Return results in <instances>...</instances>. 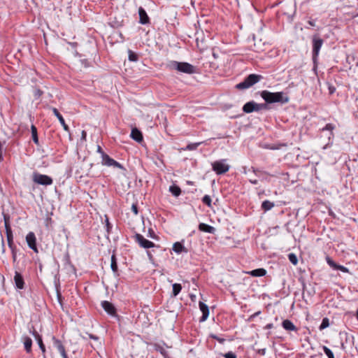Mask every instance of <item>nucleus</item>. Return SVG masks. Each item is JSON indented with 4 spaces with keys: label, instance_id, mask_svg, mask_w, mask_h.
I'll return each instance as SVG.
<instances>
[{
    "label": "nucleus",
    "instance_id": "27",
    "mask_svg": "<svg viewBox=\"0 0 358 358\" xmlns=\"http://www.w3.org/2000/svg\"><path fill=\"white\" fill-rule=\"evenodd\" d=\"M31 136H32L33 141L34 142L35 144L38 145L39 142H38L36 127L32 124L31 127Z\"/></svg>",
    "mask_w": 358,
    "mask_h": 358
},
{
    "label": "nucleus",
    "instance_id": "28",
    "mask_svg": "<svg viewBox=\"0 0 358 358\" xmlns=\"http://www.w3.org/2000/svg\"><path fill=\"white\" fill-rule=\"evenodd\" d=\"M274 206V203L268 200H265L262 203V208L265 211L271 210Z\"/></svg>",
    "mask_w": 358,
    "mask_h": 358
},
{
    "label": "nucleus",
    "instance_id": "18",
    "mask_svg": "<svg viewBox=\"0 0 358 358\" xmlns=\"http://www.w3.org/2000/svg\"><path fill=\"white\" fill-rule=\"evenodd\" d=\"M243 110L246 113L257 111V103L252 101L247 102L243 107Z\"/></svg>",
    "mask_w": 358,
    "mask_h": 358
},
{
    "label": "nucleus",
    "instance_id": "14",
    "mask_svg": "<svg viewBox=\"0 0 358 358\" xmlns=\"http://www.w3.org/2000/svg\"><path fill=\"white\" fill-rule=\"evenodd\" d=\"M52 111L53 113V114L57 117V119L59 120L60 124H62V126L63 127L64 129L66 131H69V126L66 124L65 122V120L64 119V117H62V115L59 113V112L58 111V110L56 108H52Z\"/></svg>",
    "mask_w": 358,
    "mask_h": 358
},
{
    "label": "nucleus",
    "instance_id": "49",
    "mask_svg": "<svg viewBox=\"0 0 358 358\" xmlns=\"http://www.w3.org/2000/svg\"><path fill=\"white\" fill-rule=\"evenodd\" d=\"M60 354L63 358H68V356L66 355L65 350L64 351L61 352Z\"/></svg>",
    "mask_w": 358,
    "mask_h": 358
},
{
    "label": "nucleus",
    "instance_id": "54",
    "mask_svg": "<svg viewBox=\"0 0 358 358\" xmlns=\"http://www.w3.org/2000/svg\"><path fill=\"white\" fill-rule=\"evenodd\" d=\"M90 338L92 339H94V340H96L98 338L96 336H94V335H90Z\"/></svg>",
    "mask_w": 358,
    "mask_h": 358
},
{
    "label": "nucleus",
    "instance_id": "8",
    "mask_svg": "<svg viewBox=\"0 0 358 358\" xmlns=\"http://www.w3.org/2000/svg\"><path fill=\"white\" fill-rule=\"evenodd\" d=\"M101 164L107 166H113L123 169L124 167L117 161L110 158L107 154L103 153L101 157Z\"/></svg>",
    "mask_w": 358,
    "mask_h": 358
},
{
    "label": "nucleus",
    "instance_id": "16",
    "mask_svg": "<svg viewBox=\"0 0 358 358\" xmlns=\"http://www.w3.org/2000/svg\"><path fill=\"white\" fill-rule=\"evenodd\" d=\"M199 305V308H200L201 311L202 312V317H201L200 321L203 322L208 317L209 309H208V306L206 303H204L203 302L200 301Z\"/></svg>",
    "mask_w": 358,
    "mask_h": 358
},
{
    "label": "nucleus",
    "instance_id": "56",
    "mask_svg": "<svg viewBox=\"0 0 358 358\" xmlns=\"http://www.w3.org/2000/svg\"><path fill=\"white\" fill-rule=\"evenodd\" d=\"M3 159L2 152H0V161Z\"/></svg>",
    "mask_w": 358,
    "mask_h": 358
},
{
    "label": "nucleus",
    "instance_id": "48",
    "mask_svg": "<svg viewBox=\"0 0 358 358\" xmlns=\"http://www.w3.org/2000/svg\"><path fill=\"white\" fill-rule=\"evenodd\" d=\"M106 222L107 230L109 231V229L111 228V226H110V224L109 222L108 217H106Z\"/></svg>",
    "mask_w": 358,
    "mask_h": 358
},
{
    "label": "nucleus",
    "instance_id": "38",
    "mask_svg": "<svg viewBox=\"0 0 358 358\" xmlns=\"http://www.w3.org/2000/svg\"><path fill=\"white\" fill-rule=\"evenodd\" d=\"M202 201L204 204L207 205L208 207H210L211 206V198L209 195H205L203 198H202Z\"/></svg>",
    "mask_w": 358,
    "mask_h": 358
},
{
    "label": "nucleus",
    "instance_id": "53",
    "mask_svg": "<svg viewBox=\"0 0 358 358\" xmlns=\"http://www.w3.org/2000/svg\"><path fill=\"white\" fill-rule=\"evenodd\" d=\"M41 94H42V92H41V90H38L36 91V95L41 96Z\"/></svg>",
    "mask_w": 358,
    "mask_h": 358
},
{
    "label": "nucleus",
    "instance_id": "30",
    "mask_svg": "<svg viewBox=\"0 0 358 358\" xmlns=\"http://www.w3.org/2000/svg\"><path fill=\"white\" fill-rule=\"evenodd\" d=\"M182 289V286L180 284L178 283H174L173 285V291H172V295L173 296H176L179 294Z\"/></svg>",
    "mask_w": 358,
    "mask_h": 358
},
{
    "label": "nucleus",
    "instance_id": "43",
    "mask_svg": "<svg viewBox=\"0 0 358 358\" xmlns=\"http://www.w3.org/2000/svg\"><path fill=\"white\" fill-rule=\"evenodd\" d=\"M224 357L225 358H237L236 355L234 352H229L226 353L224 355Z\"/></svg>",
    "mask_w": 358,
    "mask_h": 358
},
{
    "label": "nucleus",
    "instance_id": "31",
    "mask_svg": "<svg viewBox=\"0 0 358 358\" xmlns=\"http://www.w3.org/2000/svg\"><path fill=\"white\" fill-rule=\"evenodd\" d=\"M110 268L115 273L117 272V264L115 255H112L111 257Z\"/></svg>",
    "mask_w": 358,
    "mask_h": 358
},
{
    "label": "nucleus",
    "instance_id": "35",
    "mask_svg": "<svg viewBox=\"0 0 358 358\" xmlns=\"http://www.w3.org/2000/svg\"><path fill=\"white\" fill-rule=\"evenodd\" d=\"M288 259L289 260V262L294 264V265H296L297 263H298V258L296 257V255L294 253H289L288 255Z\"/></svg>",
    "mask_w": 358,
    "mask_h": 358
},
{
    "label": "nucleus",
    "instance_id": "25",
    "mask_svg": "<svg viewBox=\"0 0 358 358\" xmlns=\"http://www.w3.org/2000/svg\"><path fill=\"white\" fill-rule=\"evenodd\" d=\"M173 250L178 253V254H180L182 252H187V249L184 247V245L180 243V242H176L173 245Z\"/></svg>",
    "mask_w": 358,
    "mask_h": 358
},
{
    "label": "nucleus",
    "instance_id": "23",
    "mask_svg": "<svg viewBox=\"0 0 358 358\" xmlns=\"http://www.w3.org/2000/svg\"><path fill=\"white\" fill-rule=\"evenodd\" d=\"M247 273L254 277H262L266 274V271L264 268H261L248 271Z\"/></svg>",
    "mask_w": 358,
    "mask_h": 358
},
{
    "label": "nucleus",
    "instance_id": "7",
    "mask_svg": "<svg viewBox=\"0 0 358 358\" xmlns=\"http://www.w3.org/2000/svg\"><path fill=\"white\" fill-rule=\"evenodd\" d=\"M134 241L141 247L145 249L153 248L155 245L154 243L147 240L140 234H136L134 236Z\"/></svg>",
    "mask_w": 358,
    "mask_h": 358
},
{
    "label": "nucleus",
    "instance_id": "19",
    "mask_svg": "<svg viewBox=\"0 0 358 358\" xmlns=\"http://www.w3.org/2000/svg\"><path fill=\"white\" fill-rule=\"evenodd\" d=\"M130 136L132 139L136 141V142H141L143 141V135L140 130H138L137 128H133L131 129V132L130 134Z\"/></svg>",
    "mask_w": 358,
    "mask_h": 358
},
{
    "label": "nucleus",
    "instance_id": "12",
    "mask_svg": "<svg viewBox=\"0 0 358 358\" xmlns=\"http://www.w3.org/2000/svg\"><path fill=\"white\" fill-rule=\"evenodd\" d=\"M334 129H335V125L331 123H329V124H327L325 125V127L321 129L322 131H330L329 136L328 137L329 142L324 146V149H326L329 145L332 144V142L331 141V140L332 138H334V132H333Z\"/></svg>",
    "mask_w": 358,
    "mask_h": 358
},
{
    "label": "nucleus",
    "instance_id": "3",
    "mask_svg": "<svg viewBox=\"0 0 358 358\" xmlns=\"http://www.w3.org/2000/svg\"><path fill=\"white\" fill-rule=\"evenodd\" d=\"M262 79H263V76L258 74H250L248 76L243 82L237 84L236 85V88L238 90H245L248 89L252 86H253L255 84L259 82Z\"/></svg>",
    "mask_w": 358,
    "mask_h": 358
},
{
    "label": "nucleus",
    "instance_id": "45",
    "mask_svg": "<svg viewBox=\"0 0 358 358\" xmlns=\"http://www.w3.org/2000/svg\"><path fill=\"white\" fill-rule=\"evenodd\" d=\"M86 137H87V133H86L85 131L83 130L82 131V134H81V139L85 141L86 140Z\"/></svg>",
    "mask_w": 358,
    "mask_h": 358
},
{
    "label": "nucleus",
    "instance_id": "17",
    "mask_svg": "<svg viewBox=\"0 0 358 358\" xmlns=\"http://www.w3.org/2000/svg\"><path fill=\"white\" fill-rule=\"evenodd\" d=\"M138 15L139 22L141 24H145L149 22V17L148 16L146 11L142 7L138 8Z\"/></svg>",
    "mask_w": 358,
    "mask_h": 358
},
{
    "label": "nucleus",
    "instance_id": "39",
    "mask_svg": "<svg viewBox=\"0 0 358 358\" xmlns=\"http://www.w3.org/2000/svg\"><path fill=\"white\" fill-rule=\"evenodd\" d=\"M329 320H328V318L324 317V318L322 320V323H321V324H320V330H322V329H325V328L328 327H329Z\"/></svg>",
    "mask_w": 358,
    "mask_h": 358
},
{
    "label": "nucleus",
    "instance_id": "33",
    "mask_svg": "<svg viewBox=\"0 0 358 358\" xmlns=\"http://www.w3.org/2000/svg\"><path fill=\"white\" fill-rule=\"evenodd\" d=\"M202 143V142H198V143H189L188 144L186 148H185V150H196L201 144Z\"/></svg>",
    "mask_w": 358,
    "mask_h": 358
},
{
    "label": "nucleus",
    "instance_id": "2",
    "mask_svg": "<svg viewBox=\"0 0 358 358\" xmlns=\"http://www.w3.org/2000/svg\"><path fill=\"white\" fill-rule=\"evenodd\" d=\"M168 67L171 70H176L180 73L194 74L196 73V67L187 62L171 61Z\"/></svg>",
    "mask_w": 358,
    "mask_h": 358
},
{
    "label": "nucleus",
    "instance_id": "52",
    "mask_svg": "<svg viewBox=\"0 0 358 358\" xmlns=\"http://www.w3.org/2000/svg\"><path fill=\"white\" fill-rule=\"evenodd\" d=\"M308 24L310 25V26H315V22H313V21H308Z\"/></svg>",
    "mask_w": 358,
    "mask_h": 358
},
{
    "label": "nucleus",
    "instance_id": "37",
    "mask_svg": "<svg viewBox=\"0 0 358 358\" xmlns=\"http://www.w3.org/2000/svg\"><path fill=\"white\" fill-rule=\"evenodd\" d=\"M4 224H5V229H6V235H8V234H13V231H12V229L10 228V224L8 222V220L4 217Z\"/></svg>",
    "mask_w": 358,
    "mask_h": 358
},
{
    "label": "nucleus",
    "instance_id": "29",
    "mask_svg": "<svg viewBox=\"0 0 358 358\" xmlns=\"http://www.w3.org/2000/svg\"><path fill=\"white\" fill-rule=\"evenodd\" d=\"M169 191L175 196H178L181 194L180 188L177 185H171L169 187Z\"/></svg>",
    "mask_w": 358,
    "mask_h": 358
},
{
    "label": "nucleus",
    "instance_id": "22",
    "mask_svg": "<svg viewBox=\"0 0 358 358\" xmlns=\"http://www.w3.org/2000/svg\"><path fill=\"white\" fill-rule=\"evenodd\" d=\"M282 327L287 331H294L297 330L296 326L293 324V322L289 320H285L282 323Z\"/></svg>",
    "mask_w": 358,
    "mask_h": 358
},
{
    "label": "nucleus",
    "instance_id": "42",
    "mask_svg": "<svg viewBox=\"0 0 358 358\" xmlns=\"http://www.w3.org/2000/svg\"><path fill=\"white\" fill-rule=\"evenodd\" d=\"M210 337L216 341H217L220 343H224V342L225 341V339L224 338H220L219 336H216V335H214V334H212L210 336Z\"/></svg>",
    "mask_w": 358,
    "mask_h": 358
},
{
    "label": "nucleus",
    "instance_id": "26",
    "mask_svg": "<svg viewBox=\"0 0 358 358\" xmlns=\"http://www.w3.org/2000/svg\"><path fill=\"white\" fill-rule=\"evenodd\" d=\"M53 345L57 350L59 352V353L65 350V348L61 341L56 338L55 337L52 338Z\"/></svg>",
    "mask_w": 358,
    "mask_h": 358
},
{
    "label": "nucleus",
    "instance_id": "21",
    "mask_svg": "<svg viewBox=\"0 0 358 358\" xmlns=\"http://www.w3.org/2000/svg\"><path fill=\"white\" fill-rule=\"evenodd\" d=\"M199 229L201 231L209 233V234H214L215 232V229L208 224H206L205 223H200L199 224Z\"/></svg>",
    "mask_w": 358,
    "mask_h": 358
},
{
    "label": "nucleus",
    "instance_id": "32",
    "mask_svg": "<svg viewBox=\"0 0 358 358\" xmlns=\"http://www.w3.org/2000/svg\"><path fill=\"white\" fill-rule=\"evenodd\" d=\"M8 245L10 249L15 248L16 246L14 245L13 243V234H8L6 235Z\"/></svg>",
    "mask_w": 358,
    "mask_h": 358
},
{
    "label": "nucleus",
    "instance_id": "55",
    "mask_svg": "<svg viewBox=\"0 0 358 358\" xmlns=\"http://www.w3.org/2000/svg\"><path fill=\"white\" fill-rule=\"evenodd\" d=\"M271 327H272V324H268L266 325V328L267 329H270Z\"/></svg>",
    "mask_w": 358,
    "mask_h": 358
},
{
    "label": "nucleus",
    "instance_id": "20",
    "mask_svg": "<svg viewBox=\"0 0 358 358\" xmlns=\"http://www.w3.org/2000/svg\"><path fill=\"white\" fill-rule=\"evenodd\" d=\"M31 334L34 336V338H36V341H37V343L38 344V346H39L40 349L41 350L42 352L44 354L45 352V345H44V344L43 343V340H42L41 336L34 329L31 331Z\"/></svg>",
    "mask_w": 358,
    "mask_h": 358
},
{
    "label": "nucleus",
    "instance_id": "15",
    "mask_svg": "<svg viewBox=\"0 0 358 358\" xmlns=\"http://www.w3.org/2000/svg\"><path fill=\"white\" fill-rule=\"evenodd\" d=\"M14 281L17 288L22 289L24 287V282L22 275L17 271H15Z\"/></svg>",
    "mask_w": 358,
    "mask_h": 358
},
{
    "label": "nucleus",
    "instance_id": "51",
    "mask_svg": "<svg viewBox=\"0 0 358 358\" xmlns=\"http://www.w3.org/2000/svg\"><path fill=\"white\" fill-rule=\"evenodd\" d=\"M259 353L260 355H265V353H266V349L264 348V349H261V350H259Z\"/></svg>",
    "mask_w": 358,
    "mask_h": 358
},
{
    "label": "nucleus",
    "instance_id": "36",
    "mask_svg": "<svg viewBox=\"0 0 358 358\" xmlns=\"http://www.w3.org/2000/svg\"><path fill=\"white\" fill-rule=\"evenodd\" d=\"M322 350L328 358H335L333 352L327 346H323Z\"/></svg>",
    "mask_w": 358,
    "mask_h": 358
},
{
    "label": "nucleus",
    "instance_id": "58",
    "mask_svg": "<svg viewBox=\"0 0 358 358\" xmlns=\"http://www.w3.org/2000/svg\"><path fill=\"white\" fill-rule=\"evenodd\" d=\"M357 16H358V13H357Z\"/></svg>",
    "mask_w": 358,
    "mask_h": 358
},
{
    "label": "nucleus",
    "instance_id": "44",
    "mask_svg": "<svg viewBox=\"0 0 358 358\" xmlns=\"http://www.w3.org/2000/svg\"><path fill=\"white\" fill-rule=\"evenodd\" d=\"M131 210L135 214L137 215L138 213L137 204L133 203L131 206Z\"/></svg>",
    "mask_w": 358,
    "mask_h": 358
},
{
    "label": "nucleus",
    "instance_id": "10",
    "mask_svg": "<svg viewBox=\"0 0 358 358\" xmlns=\"http://www.w3.org/2000/svg\"><path fill=\"white\" fill-rule=\"evenodd\" d=\"M26 241L30 249L33 250L35 252H38L36 238L34 232L30 231L28 233L26 236Z\"/></svg>",
    "mask_w": 358,
    "mask_h": 358
},
{
    "label": "nucleus",
    "instance_id": "34",
    "mask_svg": "<svg viewBox=\"0 0 358 358\" xmlns=\"http://www.w3.org/2000/svg\"><path fill=\"white\" fill-rule=\"evenodd\" d=\"M129 54V60L131 62H136L138 59V55L134 52L132 50H128Z\"/></svg>",
    "mask_w": 358,
    "mask_h": 358
},
{
    "label": "nucleus",
    "instance_id": "40",
    "mask_svg": "<svg viewBox=\"0 0 358 358\" xmlns=\"http://www.w3.org/2000/svg\"><path fill=\"white\" fill-rule=\"evenodd\" d=\"M268 109L266 103H257V111Z\"/></svg>",
    "mask_w": 358,
    "mask_h": 358
},
{
    "label": "nucleus",
    "instance_id": "5",
    "mask_svg": "<svg viewBox=\"0 0 358 358\" xmlns=\"http://www.w3.org/2000/svg\"><path fill=\"white\" fill-rule=\"evenodd\" d=\"M323 40L319 38L317 35L313 37V62L314 63V69L317 66V57L319 55L321 47L323 45Z\"/></svg>",
    "mask_w": 358,
    "mask_h": 358
},
{
    "label": "nucleus",
    "instance_id": "50",
    "mask_svg": "<svg viewBox=\"0 0 358 358\" xmlns=\"http://www.w3.org/2000/svg\"><path fill=\"white\" fill-rule=\"evenodd\" d=\"M249 181H250V183H252V184H253V185H257V184H258V180H256V179H255V180L250 179Z\"/></svg>",
    "mask_w": 358,
    "mask_h": 358
},
{
    "label": "nucleus",
    "instance_id": "47",
    "mask_svg": "<svg viewBox=\"0 0 358 358\" xmlns=\"http://www.w3.org/2000/svg\"><path fill=\"white\" fill-rule=\"evenodd\" d=\"M97 152L100 153L101 157H102V154L105 153L100 145H97Z\"/></svg>",
    "mask_w": 358,
    "mask_h": 358
},
{
    "label": "nucleus",
    "instance_id": "6",
    "mask_svg": "<svg viewBox=\"0 0 358 358\" xmlns=\"http://www.w3.org/2000/svg\"><path fill=\"white\" fill-rule=\"evenodd\" d=\"M32 180L38 185H51L53 182L52 178L47 175L41 174L38 172H34L32 174Z\"/></svg>",
    "mask_w": 358,
    "mask_h": 358
},
{
    "label": "nucleus",
    "instance_id": "1",
    "mask_svg": "<svg viewBox=\"0 0 358 358\" xmlns=\"http://www.w3.org/2000/svg\"><path fill=\"white\" fill-rule=\"evenodd\" d=\"M261 96L266 103H286L289 101V97L285 96L282 92H271L267 90H264L261 92Z\"/></svg>",
    "mask_w": 358,
    "mask_h": 358
},
{
    "label": "nucleus",
    "instance_id": "41",
    "mask_svg": "<svg viewBox=\"0 0 358 358\" xmlns=\"http://www.w3.org/2000/svg\"><path fill=\"white\" fill-rule=\"evenodd\" d=\"M12 252V258L13 262H16L17 259V248L10 249Z\"/></svg>",
    "mask_w": 358,
    "mask_h": 358
},
{
    "label": "nucleus",
    "instance_id": "4",
    "mask_svg": "<svg viewBox=\"0 0 358 358\" xmlns=\"http://www.w3.org/2000/svg\"><path fill=\"white\" fill-rule=\"evenodd\" d=\"M227 159H226L213 162L211 164L213 171H215L217 175L224 174L230 169V166L227 163Z\"/></svg>",
    "mask_w": 358,
    "mask_h": 358
},
{
    "label": "nucleus",
    "instance_id": "13",
    "mask_svg": "<svg viewBox=\"0 0 358 358\" xmlns=\"http://www.w3.org/2000/svg\"><path fill=\"white\" fill-rule=\"evenodd\" d=\"M101 306L103 308V310L109 315H115L116 313V309L113 304L110 303L108 301H103L101 302Z\"/></svg>",
    "mask_w": 358,
    "mask_h": 358
},
{
    "label": "nucleus",
    "instance_id": "24",
    "mask_svg": "<svg viewBox=\"0 0 358 358\" xmlns=\"http://www.w3.org/2000/svg\"><path fill=\"white\" fill-rule=\"evenodd\" d=\"M24 349L27 353L31 352L32 341L29 336H23L22 338Z\"/></svg>",
    "mask_w": 358,
    "mask_h": 358
},
{
    "label": "nucleus",
    "instance_id": "9",
    "mask_svg": "<svg viewBox=\"0 0 358 358\" xmlns=\"http://www.w3.org/2000/svg\"><path fill=\"white\" fill-rule=\"evenodd\" d=\"M252 172L255 174V176L258 177H262V181H266L269 182L271 181V177L275 176V174H270L268 172L262 171L259 169H255L252 167Z\"/></svg>",
    "mask_w": 358,
    "mask_h": 358
},
{
    "label": "nucleus",
    "instance_id": "46",
    "mask_svg": "<svg viewBox=\"0 0 358 358\" xmlns=\"http://www.w3.org/2000/svg\"><path fill=\"white\" fill-rule=\"evenodd\" d=\"M148 232H149L150 237H151L152 238H155V233H154L152 229H150Z\"/></svg>",
    "mask_w": 358,
    "mask_h": 358
},
{
    "label": "nucleus",
    "instance_id": "57",
    "mask_svg": "<svg viewBox=\"0 0 358 358\" xmlns=\"http://www.w3.org/2000/svg\"><path fill=\"white\" fill-rule=\"evenodd\" d=\"M357 319L358 320V308H357Z\"/></svg>",
    "mask_w": 358,
    "mask_h": 358
},
{
    "label": "nucleus",
    "instance_id": "11",
    "mask_svg": "<svg viewBox=\"0 0 358 358\" xmlns=\"http://www.w3.org/2000/svg\"><path fill=\"white\" fill-rule=\"evenodd\" d=\"M326 261L328 265L335 270H340L343 273H350L349 269L344 266L336 264L334 261H333L329 257H326Z\"/></svg>",
    "mask_w": 358,
    "mask_h": 358
}]
</instances>
